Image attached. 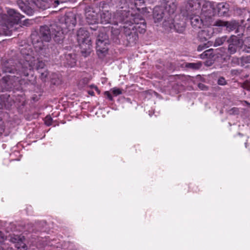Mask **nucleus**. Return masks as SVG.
<instances>
[{
	"label": "nucleus",
	"mask_w": 250,
	"mask_h": 250,
	"mask_svg": "<svg viewBox=\"0 0 250 250\" xmlns=\"http://www.w3.org/2000/svg\"><path fill=\"white\" fill-rule=\"evenodd\" d=\"M119 22L125 24L123 31L126 36H130L132 31L143 34L146 30L145 20L139 13H135L132 10H123L117 12L116 15Z\"/></svg>",
	"instance_id": "f257e3e1"
},
{
	"label": "nucleus",
	"mask_w": 250,
	"mask_h": 250,
	"mask_svg": "<svg viewBox=\"0 0 250 250\" xmlns=\"http://www.w3.org/2000/svg\"><path fill=\"white\" fill-rule=\"evenodd\" d=\"M58 31L57 27L55 25L50 26L44 25L40 27L39 34H32V43L36 50L41 53H47L48 49L43 42H49L51 38L54 40V37L55 34H57Z\"/></svg>",
	"instance_id": "f03ea898"
},
{
	"label": "nucleus",
	"mask_w": 250,
	"mask_h": 250,
	"mask_svg": "<svg viewBox=\"0 0 250 250\" xmlns=\"http://www.w3.org/2000/svg\"><path fill=\"white\" fill-rule=\"evenodd\" d=\"M76 24V18L74 14L68 13L65 15L62 21L55 25L58 30L54 36V41L58 43L62 42L64 34L73 29Z\"/></svg>",
	"instance_id": "7ed1b4c3"
},
{
	"label": "nucleus",
	"mask_w": 250,
	"mask_h": 250,
	"mask_svg": "<svg viewBox=\"0 0 250 250\" xmlns=\"http://www.w3.org/2000/svg\"><path fill=\"white\" fill-rule=\"evenodd\" d=\"M108 40L106 34H100L96 41L97 53L99 57L102 58L108 50Z\"/></svg>",
	"instance_id": "20e7f679"
},
{
	"label": "nucleus",
	"mask_w": 250,
	"mask_h": 250,
	"mask_svg": "<svg viewBox=\"0 0 250 250\" xmlns=\"http://www.w3.org/2000/svg\"><path fill=\"white\" fill-rule=\"evenodd\" d=\"M0 21L3 23L7 28L9 29L16 23V11L14 9H8L7 15L0 14Z\"/></svg>",
	"instance_id": "39448f33"
},
{
	"label": "nucleus",
	"mask_w": 250,
	"mask_h": 250,
	"mask_svg": "<svg viewBox=\"0 0 250 250\" xmlns=\"http://www.w3.org/2000/svg\"><path fill=\"white\" fill-rule=\"evenodd\" d=\"M228 52L230 54H234L240 48L243 47V41L237 36L232 35L228 40Z\"/></svg>",
	"instance_id": "423d86ee"
},
{
	"label": "nucleus",
	"mask_w": 250,
	"mask_h": 250,
	"mask_svg": "<svg viewBox=\"0 0 250 250\" xmlns=\"http://www.w3.org/2000/svg\"><path fill=\"white\" fill-rule=\"evenodd\" d=\"M25 59L28 64V67L25 66L26 68L29 70H33L34 69H36L38 70H41L43 69L46 66L44 61L38 60L36 62L34 58L31 57L30 56L27 55Z\"/></svg>",
	"instance_id": "0eeeda50"
},
{
	"label": "nucleus",
	"mask_w": 250,
	"mask_h": 250,
	"mask_svg": "<svg viewBox=\"0 0 250 250\" xmlns=\"http://www.w3.org/2000/svg\"><path fill=\"white\" fill-rule=\"evenodd\" d=\"M77 41L80 45L87 44L90 45L91 40L89 38V33L83 28H80L77 32Z\"/></svg>",
	"instance_id": "6e6552de"
},
{
	"label": "nucleus",
	"mask_w": 250,
	"mask_h": 250,
	"mask_svg": "<svg viewBox=\"0 0 250 250\" xmlns=\"http://www.w3.org/2000/svg\"><path fill=\"white\" fill-rule=\"evenodd\" d=\"M85 16L87 22L89 24L98 23L99 21L97 12L90 7L86 8Z\"/></svg>",
	"instance_id": "1a4fd4ad"
},
{
	"label": "nucleus",
	"mask_w": 250,
	"mask_h": 250,
	"mask_svg": "<svg viewBox=\"0 0 250 250\" xmlns=\"http://www.w3.org/2000/svg\"><path fill=\"white\" fill-rule=\"evenodd\" d=\"M214 26L218 27H226L229 31H233L236 29L238 31V22L236 21H226L222 20H217L214 24Z\"/></svg>",
	"instance_id": "9d476101"
},
{
	"label": "nucleus",
	"mask_w": 250,
	"mask_h": 250,
	"mask_svg": "<svg viewBox=\"0 0 250 250\" xmlns=\"http://www.w3.org/2000/svg\"><path fill=\"white\" fill-rule=\"evenodd\" d=\"M117 14V13L115 16L117 20L114 21L112 19V14L110 12L108 11H103L100 14V22L102 24L112 23L117 24L119 21Z\"/></svg>",
	"instance_id": "9b49d317"
},
{
	"label": "nucleus",
	"mask_w": 250,
	"mask_h": 250,
	"mask_svg": "<svg viewBox=\"0 0 250 250\" xmlns=\"http://www.w3.org/2000/svg\"><path fill=\"white\" fill-rule=\"evenodd\" d=\"M190 23L194 29H199L203 26V21L198 15H194L190 18Z\"/></svg>",
	"instance_id": "f8f14e48"
},
{
	"label": "nucleus",
	"mask_w": 250,
	"mask_h": 250,
	"mask_svg": "<svg viewBox=\"0 0 250 250\" xmlns=\"http://www.w3.org/2000/svg\"><path fill=\"white\" fill-rule=\"evenodd\" d=\"M65 59L66 65L71 67H73L76 63V57L74 54L68 53L65 55Z\"/></svg>",
	"instance_id": "ddd939ff"
},
{
	"label": "nucleus",
	"mask_w": 250,
	"mask_h": 250,
	"mask_svg": "<svg viewBox=\"0 0 250 250\" xmlns=\"http://www.w3.org/2000/svg\"><path fill=\"white\" fill-rule=\"evenodd\" d=\"M211 35L212 33L209 32L208 29L201 30L198 33L199 38L202 42L207 41L211 37Z\"/></svg>",
	"instance_id": "4468645a"
},
{
	"label": "nucleus",
	"mask_w": 250,
	"mask_h": 250,
	"mask_svg": "<svg viewBox=\"0 0 250 250\" xmlns=\"http://www.w3.org/2000/svg\"><path fill=\"white\" fill-rule=\"evenodd\" d=\"M39 9L45 10L49 7L47 0H31Z\"/></svg>",
	"instance_id": "2eb2a0df"
},
{
	"label": "nucleus",
	"mask_w": 250,
	"mask_h": 250,
	"mask_svg": "<svg viewBox=\"0 0 250 250\" xmlns=\"http://www.w3.org/2000/svg\"><path fill=\"white\" fill-rule=\"evenodd\" d=\"M163 9L160 7H155L153 11V18L155 22H159L163 18Z\"/></svg>",
	"instance_id": "dca6fc26"
},
{
	"label": "nucleus",
	"mask_w": 250,
	"mask_h": 250,
	"mask_svg": "<svg viewBox=\"0 0 250 250\" xmlns=\"http://www.w3.org/2000/svg\"><path fill=\"white\" fill-rule=\"evenodd\" d=\"M17 4L18 5L19 8L27 15H31L32 14V11L31 9L29 8L26 4L23 2L21 0H18L17 1Z\"/></svg>",
	"instance_id": "f3484780"
},
{
	"label": "nucleus",
	"mask_w": 250,
	"mask_h": 250,
	"mask_svg": "<svg viewBox=\"0 0 250 250\" xmlns=\"http://www.w3.org/2000/svg\"><path fill=\"white\" fill-rule=\"evenodd\" d=\"M187 7L191 10H196L200 8V3L199 0H189L187 4Z\"/></svg>",
	"instance_id": "a211bd4d"
},
{
	"label": "nucleus",
	"mask_w": 250,
	"mask_h": 250,
	"mask_svg": "<svg viewBox=\"0 0 250 250\" xmlns=\"http://www.w3.org/2000/svg\"><path fill=\"white\" fill-rule=\"evenodd\" d=\"M25 240V238L23 236H19L18 238H17V249H22L24 250H26V246L23 242V240Z\"/></svg>",
	"instance_id": "6ab92c4d"
},
{
	"label": "nucleus",
	"mask_w": 250,
	"mask_h": 250,
	"mask_svg": "<svg viewBox=\"0 0 250 250\" xmlns=\"http://www.w3.org/2000/svg\"><path fill=\"white\" fill-rule=\"evenodd\" d=\"M243 51L246 53H250V37L246 38L243 41Z\"/></svg>",
	"instance_id": "aec40b11"
},
{
	"label": "nucleus",
	"mask_w": 250,
	"mask_h": 250,
	"mask_svg": "<svg viewBox=\"0 0 250 250\" xmlns=\"http://www.w3.org/2000/svg\"><path fill=\"white\" fill-rule=\"evenodd\" d=\"M9 95L7 94H0V109H2L7 102Z\"/></svg>",
	"instance_id": "412c9836"
},
{
	"label": "nucleus",
	"mask_w": 250,
	"mask_h": 250,
	"mask_svg": "<svg viewBox=\"0 0 250 250\" xmlns=\"http://www.w3.org/2000/svg\"><path fill=\"white\" fill-rule=\"evenodd\" d=\"M202 66V63L200 62H191L187 63L186 64V67L188 68L192 69L193 70L199 69Z\"/></svg>",
	"instance_id": "4be33fe9"
},
{
	"label": "nucleus",
	"mask_w": 250,
	"mask_h": 250,
	"mask_svg": "<svg viewBox=\"0 0 250 250\" xmlns=\"http://www.w3.org/2000/svg\"><path fill=\"white\" fill-rule=\"evenodd\" d=\"M227 37L226 36H224L221 37H219L216 39L214 43V46H220L223 44V43L227 40Z\"/></svg>",
	"instance_id": "5701e85b"
},
{
	"label": "nucleus",
	"mask_w": 250,
	"mask_h": 250,
	"mask_svg": "<svg viewBox=\"0 0 250 250\" xmlns=\"http://www.w3.org/2000/svg\"><path fill=\"white\" fill-rule=\"evenodd\" d=\"M11 80V76L9 75H7L6 76L3 77L1 80H0V83H2L3 84V87L4 88H6L7 86L9 85V82Z\"/></svg>",
	"instance_id": "b1692460"
},
{
	"label": "nucleus",
	"mask_w": 250,
	"mask_h": 250,
	"mask_svg": "<svg viewBox=\"0 0 250 250\" xmlns=\"http://www.w3.org/2000/svg\"><path fill=\"white\" fill-rule=\"evenodd\" d=\"M18 101H19V103L20 104L19 106L20 105L23 106L25 105L26 100L23 93H22L21 94H18V96H17V103L18 102Z\"/></svg>",
	"instance_id": "393cba45"
},
{
	"label": "nucleus",
	"mask_w": 250,
	"mask_h": 250,
	"mask_svg": "<svg viewBox=\"0 0 250 250\" xmlns=\"http://www.w3.org/2000/svg\"><path fill=\"white\" fill-rule=\"evenodd\" d=\"M213 49H209L204 51L201 55V58L202 59H205L207 58H211L213 56L212 55Z\"/></svg>",
	"instance_id": "a878e982"
},
{
	"label": "nucleus",
	"mask_w": 250,
	"mask_h": 250,
	"mask_svg": "<svg viewBox=\"0 0 250 250\" xmlns=\"http://www.w3.org/2000/svg\"><path fill=\"white\" fill-rule=\"evenodd\" d=\"M250 63V55L242 56L240 58V64L244 66L245 64Z\"/></svg>",
	"instance_id": "bb28decb"
},
{
	"label": "nucleus",
	"mask_w": 250,
	"mask_h": 250,
	"mask_svg": "<svg viewBox=\"0 0 250 250\" xmlns=\"http://www.w3.org/2000/svg\"><path fill=\"white\" fill-rule=\"evenodd\" d=\"M111 91L115 96H117L122 94V90L119 88L114 87L111 89Z\"/></svg>",
	"instance_id": "cd10ccee"
},
{
	"label": "nucleus",
	"mask_w": 250,
	"mask_h": 250,
	"mask_svg": "<svg viewBox=\"0 0 250 250\" xmlns=\"http://www.w3.org/2000/svg\"><path fill=\"white\" fill-rule=\"evenodd\" d=\"M217 83L219 85H224L226 84V81L224 77H220L218 79Z\"/></svg>",
	"instance_id": "c85d7f7f"
},
{
	"label": "nucleus",
	"mask_w": 250,
	"mask_h": 250,
	"mask_svg": "<svg viewBox=\"0 0 250 250\" xmlns=\"http://www.w3.org/2000/svg\"><path fill=\"white\" fill-rule=\"evenodd\" d=\"M144 3V0H135V5L136 6L137 9H139V8L137 6H140L142 5Z\"/></svg>",
	"instance_id": "c756f323"
},
{
	"label": "nucleus",
	"mask_w": 250,
	"mask_h": 250,
	"mask_svg": "<svg viewBox=\"0 0 250 250\" xmlns=\"http://www.w3.org/2000/svg\"><path fill=\"white\" fill-rule=\"evenodd\" d=\"M209 46L208 45L207 43H204V45L200 44L198 46L197 50L198 51H201L203 50L204 49L207 48Z\"/></svg>",
	"instance_id": "7c9ffc66"
},
{
	"label": "nucleus",
	"mask_w": 250,
	"mask_h": 250,
	"mask_svg": "<svg viewBox=\"0 0 250 250\" xmlns=\"http://www.w3.org/2000/svg\"><path fill=\"white\" fill-rule=\"evenodd\" d=\"M76 0H55V2L57 4H59L60 2H75Z\"/></svg>",
	"instance_id": "2f4dec72"
},
{
	"label": "nucleus",
	"mask_w": 250,
	"mask_h": 250,
	"mask_svg": "<svg viewBox=\"0 0 250 250\" xmlns=\"http://www.w3.org/2000/svg\"><path fill=\"white\" fill-rule=\"evenodd\" d=\"M52 118L50 116H47L45 118V123L47 125H50L51 124Z\"/></svg>",
	"instance_id": "473e14b6"
},
{
	"label": "nucleus",
	"mask_w": 250,
	"mask_h": 250,
	"mask_svg": "<svg viewBox=\"0 0 250 250\" xmlns=\"http://www.w3.org/2000/svg\"><path fill=\"white\" fill-rule=\"evenodd\" d=\"M48 72L45 71L43 72H41V77L42 80H45L48 75Z\"/></svg>",
	"instance_id": "72a5a7b5"
},
{
	"label": "nucleus",
	"mask_w": 250,
	"mask_h": 250,
	"mask_svg": "<svg viewBox=\"0 0 250 250\" xmlns=\"http://www.w3.org/2000/svg\"><path fill=\"white\" fill-rule=\"evenodd\" d=\"M104 95L109 99V100L113 101V97L109 91H105L104 93Z\"/></svg>",
	"instance_id": "f704fd0d"
},
{
	"label": "nucleus",
	"mask_w": 250,
	"mask_h": 250,
	"mask_svg": "<svg viewBox=\"0 0 250 250\" xmlns=\"http://www.w3.org/2000/svg\"><path fill=\"white\" fill-rule=\"evenodd\" d=\"M5 239L6 236L4 233L0 231V243L3 242Z\"/></svg>",
	"instance_id": "c9c22d12"
},
{
	"label": "nucleus",
	"mask_w": 250,
	"mask_h": 250,
	"mask_svg": "<svg viewBox=\"0 0 250 250\" xmlns=\"http://www.w3.org/2000/svg\"><path fill=\"white\" fill-rule=\"evenodd\" d=\"M232 62L234 63H237L238 64H240V58H233L232 59Z\"/></svg>",
	"instance_id": "e433bc0d"
},
{
	"label": "nucleus",
	"mask_w": 250,
	"mask_h": 250,
	"mask_svg": "<svg viewBox=\"0 0 250 250\" xmlns=\"http://www.w3.org/2000/svg\"><path fill=\"white\" fill-rule=\"evenodd\" d=\"M229 112L230 114H238L239 110L237 108L233 107L230 110Z\"/></svg>",
	"instance_id": "4c0bfd02"
},
{
	"label": "nucleus",
	"mask_w": 250,
	"mask_h": 250,
	"mask_svg": "<svg viewBox=\"0 0 250 250\" xmlns=\"http://www.w3.org/2000/svg\"><path fill=\"white\" fill-rule=\"evenodd\" d=\"M17 19V18H21L23 17V16H21V14L17 12V16H16ZM21 22H19V21H17V25H19L20 26H21Z\"/></svg>",
	"instance_id": "58836bf2"
},
{
	"label": "nucleus",
	"mask_w": 250,
	"mask_h": 250,
	"mask_svg": "<svg viewBox=\"0 0 250 250\" xmlns=\"http://www.w3.org/2000/svg\"><path fill=\"white\" fill-rule=\"evenodd\" d=\"M198 87L201 89V90H206L207 89V86L204 85V84L203 83H199L198 84Z\"/></svg>",
	"instance_id": "ea45409f"
},
{
	"label": "nucleus",
	"mask_w": 250,
	"mask_h": 250,
	"mask_svg": "<svg viewBox=\"0 0 250 250\" xmlns=\"http://www.w3.org/2000/svg\"><path fill=\"white\" fill-rule=\"evenodd\" d=\"M23 24L24 25H25V26H27L29 24V20H25L23 21Z\"/></svg>",
	"instance_id": "a19ab883"
},
{
	"label": "nucleus",
	"mask_w": 250,
	"mask_h": 250,
	"mask_svg": "<svg viewBox=\"0 0 250 250\" xmlns=\"http://www.w3.org/2000/svg\"><path fill=\"white\" fill-rule=\"evenodd\" d=\"M173 27H174L176 28V26H175V25L173 24V23H171V24H170V25H169V28H170V29H171Z\"/></svg>",
	"instance_id": "79ce46f5"
},
{
	"label": "nucleus",
	"mask_w": 250,
	"mask_h": 250,
	"mask_svg": "<svg viewBox=\"0 0 250 250\" xmlns=\"http://www.w3.org/2000/svg\"><path fill=\"white\" fill-rule=\"evenodd\" d=\"M243 103L250 107V103H248V102H247L246 101H244Z\"/></svg>",
	"instance_id": "37998d69"
},
{
	"label": "nucleus",
	"mask_w": 250,
	"mask_h": 250,
	"mask_svg": "<svg viewBox=\"0 0 250 250\" xmlns=\"http://www.w3.org/2000/svg\"><path fill=\"white\" fill-rule=\"evenodd\" d=\"M175 9H176V7H175V6L174 5V7L172 8V12H172V13H173V12H174V11L175 10Z\"/></svg>",
	"instance_id": "c03bdc74"
},
{
	"label": "nucleus",
	"mask_w": 250,
	"mask_h": 250,
	"mask_svg": "<svg viewBox=\"0 0 250 250\" xmlns=\"http://www.w3.org/2000/svg\"><path fill=\"white\" fill-rule=\"evenodd\" d=\"M24 75L27 76L28 75V73L27 72H24Z\"/></svg>",
	"instance_id": "a18cd8bd"
},
{
	"label": "nucleus",
	"mask_w": 250,
	"mask_h": 250,
	"mask_svg": "<svg viewBox=\"0 0 250 250\" xmlns=\"http://www.w3.org/2000/svg\"><path fill=\"white\" fill-rule=\"evenodd\" d=\"M0 250H4V249L2 247H0Z\"/></svg>",
	"instance_id": "49530a36"
},
{
	"label": "nucleus",
	"mask_w": 250,
	"mask_h": 250,
	"mask_svg": "<svg viewBox=\"0 0 250 250\" xmlns=\"http://www.w3.org/2000/svg\"><path fill=\"white\" fill-rule=\"evenodd\" d=\"M93 93V92H91V93H90V94L92 95V94Z\"/></svg>",
	"instance_id": "de8ad7c7"
},
{
	"label": "nucleus",
	"mask_w": 250,
	"mask_h": 250,
	"mask_svg": "<svg viewBox=\"0 0 250 250\" xmlns=\"http://www.w3.org/2000/svg\"><path fill=\"white\" fill-rule=\"evenodd\" d=\"M93 93V92H91V93H90V94L92 95V94Z\"/></svg>",
	"instance_id": "09e8293b"
},
{
	"label": "nucleus",
	"mask_w": 250,
	"mask_h": 250,
	"mask_svg": "<svg viewBox=\"0 0 250 250\" xmlns=\"http://www.w3.org/2000/svg\"><path fill=\"white\" fill-rule=\"evenodd\" d=\"M164 25H166V22H165V23H164Z\"/></svg>",
	"instance_id": "8fccbe9b"
}]
</instances>
